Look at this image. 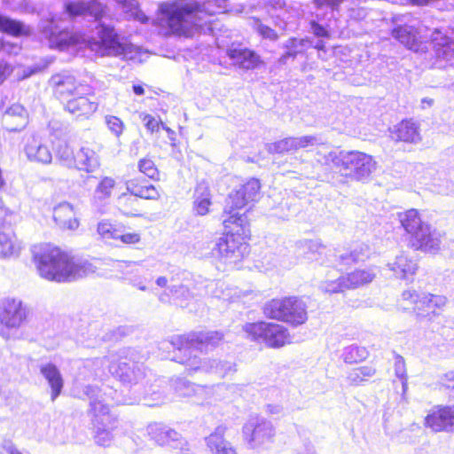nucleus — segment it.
Masks as SVG:
<instances>
[{"mask_svg": "<svg viewBox=\"0 0 454 454\" xmlns=\"http://www.w3.org/2000/svg\"><path fill=\"white\" fill-rule=\"evenodd\" d=\"M65 12L71 18L78 16L91 17L97 22L98 39L84 35L74 34L67 28L61 27L54 18L41 24V30L48 40L51 48L64 50L71 45L87 47L102 56L121 57L124 59H135L137 48L132 43L122 41L112 25L106 24L105 6L98 0L73 1L64 4Z\"/></svg>", "mask_w": 454, "mask_h": 454, "instance_id": "obj_1", "label": "nucleus"}, {"mask_svg": "<svg viewBox=\"0 0 454 454\" xmlns=\"http://www.w3.org/2000/svg\"><path fill=\"white\" fill-rule=\"evenodd\" d=\"M135 350L130 348L120 349L116 355H111L109 372L120 380L124 387L129 388L130 395H121L117 390L106 386L98 387V395L107 398V402L116 404H134L145 402L147 406H155L164 400L161 392L156 390L152 381H157L152 372L147 373L143 364L136 361Z\"/></svg>", "mask_w": 454, "mask_h": 454, "instance_id": "obj_2", "label": "nucleus"}, {"mask_svg": "<svg viewBox=\"0 0 454 454\" xmlns=\"http://www.w3.org/2000/svg\"><path fill=\"white\" fill-rule=\"evenodd\" d=\"M229 0H207L200 4L193 0H174L159 5V21L169 33L191 36L193 30L207 23L205 18L225 12Z\"/></svg>", "mask_w": 454, "mask_h": 454, "instance_id": "obj_3", "label": "nucleus"}, {"mask_svg": "<svg viewBox=\"0 0 454 454\" xmlns=\"http://www.w3.org/2000/svg\"><path fill=\"white\" fill-rule=\"evenodd\" d=\"M32 252L39 275L47 280L68 282L94 272L91 263L75 262L59 247L50 244L35 246Z\"/></svg>", "mask_w": 454, "mask_h": 454, "instance_id": "obj_4", "label": "nucleus"}, {"mask_svg": "<svg viewBox=\"0 0 454 454\" xmlns=\"http://www.w3.org/2000/svg\"><path fill=\"white\" fill-rule=\"evenodd\" d=\"M317 161L354 180L367 179L376 168L372 157L358 151L317 153Z\"/></svg>", "mask_w": 454, "mask_h": 454, "instance_id": "obj_5", "label": "nucleus"}, {"mask_svg": "<svg viewBox=\"0 0 454 454\" xmlns=\"http://www.w3.org/2000/svg\"><path fill=\"white\" fill-rule=\"evenodd\" d=\"M402 227L409 237V244L415 250L435 252L440 249L441 233L423 222L418 210L410 209L398 214Z\"/></svg>", "mask_w": 454, "mask_h": 454, "instance_id": "obj_6", "label": "nucleus"}, {"mask_svg": "<svg viewBox=\"0 0 454 454\" xmlns=\"http://www.w3.org/2000/svg\"><path fill=\"white\" fill-rule=\"evenodd\" d=\"M402 227L409 237V244L415 250L435 252L440 249L441 233L423 222L418 210L410 209L398 214Z\"/></svg>", "mask_w": 454, "mask_h": 454, "instance_id": "obj_7", "label": "nucleus"}, {"mask_svg": "<svg viewBox=\"0 0 454 454\" xmlns=\"http://www.w3.org/2000/svg\"><path fill=\"white\" fill-rule=\"evenodd\" d=\"M209 252L206 256L212 258L218 268H233L248 253V245L239 230L228 231L208 244Z\"/></svg>", "mask_w": 454, "mask_h": 454, "instance_id": "obj_8", "label": "nucleus"}, {"mask_svg": "<svg viewBox=\"0 0 454 454\" xmlns=\"http://www.w3.org/2000/svg\"><path fill=\"white\" fill-rule=\"evenodd\" d=\"M302 246L308 251L307 259L318 261L320 263H331L334 266L350 265L352 263L364 262L371 255V248L364 243L356 244L349 253L337 254L327 249L316 240H305Z\"/></svg>", "mask_w": 454, "mask_h": 454, "instance_id": "obj_9", "label": "nucleus"}, {"mask_svg": "<svg viewBox=\"0 0 454 454\" xmlns=\"http://www.w3.org/2000/svg\"><path fill=\"white\" fill-rule=\"evenodd\" d=\"M100 392L101 390L96 385H86L82 387V396L80 397H87L90 400V413L94 418L95 442L98 445L106 447L110 445L113 439L110 431L112 427L108 426L111 421L109 414L111 403L107 402V398H104L103 395L99 398Z\"/></svg>", "mask_w": 454, "mask_h": 454, "instance_id": "obj_10", "label": "nucleus"}, {"mask_svg": "<svg viewBox=\"0 0 454 454\" xmlns=\"http://www.w3.org/2000/svg\"><path fill=\"white\" fill-rule=\"evenodd\" d=\"M260 189L259 180L251 178L246 184L230 192L225 200L223 209V213L228 215V217L223 220L225 228H230L231 224H235L243 231L247 217L245 213L241 214L239 210L242 209L250 201L256 200Z\"/></svg>", "mask_w": 454, "mask_h": 454, "instance_id": "obj_11", "label": "nucleus"}, {"mask_svg": "<svg viewBox=\"0 0 454 454\" xmlns=\"http://www.w3.org/2000/svg\"><path fill=\"white\" fill-rule=\"evenodd\" d=\"M223 338V334L218 331L193 332L185 335L173 337L171 340L162 341L160 348L177 349L182 356L178 358L197 355L209 346L215 347ZM177 358V356H176Z\"/></svg>", "mask_w": 454, "mask_h": 454, "instance_id": "obj_12", "label": "nucleus"}, {"mask_svg": "<svg viewBox=\"0 0 454 454\" xmlns=\"http://www.w3.org/2000/svg\"><path fill=\"white\" fill-rule=\"evenodd\" d=\"M243 329L251 340L264 343L269 348H278L290 343L288 330L276 323L264 321L248 323Z\"/></svg>", "mask_w": 454, "mask_h": 454, "instance_id": "obj_13", "label": "nucleus"}, {"mask_svg": "<svg viewBox=\"0 0 454 454\" xmlns=\"http://www.w3.org/2000/svg\"><path fill=\"white\" fill-rule=\"evenodd\" d=\"M172 359L184 364L190 376L197 372H204L223 379L236 372L235 364L227 360L201 358L198 355H190L185 358L174 356Z\"/></svg>", "mask_w": 454, "mask_h": 454, "instance_id": "obj_14", "label": "nucleus"}, {"mask_svg": "<svg viewBox=\"0 0 454 454\" xmlns=\"http://www.w3.org/2000/svg\"><path fill=\"white\" fill-rule=\"evenodd\" d=\"M243 434L252 449L270 443L275 436L272 423L262 417H251L243 426Z\"/></svg>", "mask_w": 454, "mask_h": 454, "instance_id": "obj_15", "label": "nucleus"}, {"mask_svg": "<svg viewBox=\"0 0 454 454\" xmlns=\"http://www.w3.org/2000/svg\"><path fill=\"white\" fill-rule=\"evenodd\" d=\"M146 431L150 438L158 445L179 450L182 454H191L189 443L178 432L168 426L155 422L148 425Z\"/></svg>", "mask_w": 454, "mask_h": 454, "instance_id": "obj_16", "label": "nucleus"}, {"mask_svg": "<svg viewBox=\"0 0 454 454\" xmlns=\"http://www.w3.org/2000/svg\"><path fill=\"white\" fill-rule=\"evenodd\" d=\"M49 85L54 96L61 101H67L73 95L89 94L90 91L89 86L77 84L74 76L67 72L53 74Z\"/></svg>", "mask_w": 454, "mask_h": 454, "instance_id": "obj_17", "label": "nucleus"}, {"mask_svg": "<svg viewBox=\"0 0 454 454\" xmlns=\"http://www.w3.org/2000/svg\"><path fill=\"white\" fill-rule=\"evenodd\" d=\"M320 137L317 136H303L300 137H286L279 141L267 145L270 153H285L322 144Z\"/></svg>", "mask_w": 454, "mask_h": 454, "instance_id": "obj_18", "label": "nucleus"}, {"mask_svg": "<svg viewBox=\"0 0 454 454\" xmlns=\"http://www.w3.org/2000/svg\"><path fill=\"white\" fill-rule=\"evenodd\" d=\"M27 319V309L19 300H7L0 314V322L8 328H18Z\"/></svg>", "mask_w": 454, "mask_h": 454, "instance_id": "obj_19", "label": "nucleus"}, {"mask_svg": "<svg viewBox=\"0 0 454 454\" xmlns=\"http://www.w3.org/2000/svg\"><path fill=\"white\" fill-rule=\"evenodd\" d=\"M425 424L434 432H454V406L433 411L426 417Z\"/></svg>", "mask_w": 454, "mask_h": 454, "instance_id": "obj_20", "label": "nucleus"}, {"mask_svg": "<svg viewBox=\"0 0 454 454\" xmlns=\"http://www.w3.org/2000/svg\"><path fill=\"white\" fill-rule=\"evenodd\" d=\"M110 360L111 356L109 357H96L76 362L74 364V366L78 370L76 380H88L100 376L104 371L105 365L110 363Z\"/></svg>", "mask_w": 454, "mask_h": 454, "instance_id": "obj_21", "label": "nucleus"}, {"mask_svg": "<svg viewBox=\"0 0 454 454\" xmlns=\"http://www.w3.org/2000/svg\"><path fill=\"white\" fill-rule=\"evenodd\" d=\"M387 267L397 278L409 280L415 275L418 263L415 259L402 252L393 262H389Z\"/></svg>", "mask_w": 454, "mask_h": 454, "instance_id": "obj_22", "label": "nucleus"}, {"mask_svg": "<svg viewBox=\"0 0 454 454\" xmlns=\"http://www.w3.org/2000/svg\"><path fill=\"white\" fill-rule=\"evenodd\" d=\"M24 152L27 158L33 162L50 164L52 160V154L48 145L35 137L27 141Z\"/></svg>", "mask_w": 454, "mask_h": 454, "instance_id": "obj_23", "label": "nucleus"}, {"mask_svg": "<svg viewBox=\"0 0 454 454\" xmlns=\"http://www.w3.org/2000/svg\"><path fill=\"white\" fill-rule=\"evenodd\" d=\"M53 218L62 229L74 231L79 227L76 211L69 202L63 201L54 207Z\"/></svg>", "mask_w": 454, "mask_h": 454, "instance_id": "obj_24", "label": "nucleus"}, {"mask_svg": "<svg viewBox=\"0 0 454 454\" xmlns=\"http://www.w3.org/2000/svg\"><path fill=\"white\" fill-rule=\"evenodd\" d=\"M3 124L11 132L20 131L27 124L26 109L20 104L12 105L4 112Z\"/></svg>", "mask_w": 454, "mask_h": 454, "instance_id": "obj_25", "label": "nucleus"}, {"mask_svg": "<svg viewBox=\"0 0 454 454\" xmlns=\"http://www.w3.org/2000/svg\"><path fill=\"white\" fill-rule=\"evenodd\" d=\"M91 94L73 95L67 100L66 110L76 116H89L98 109V104L88 96Z\"/></svg>", "mask_w": 454, "mask_h": 454, "instance_id": "obj_26", "label": "nucleus"}, {"mask_svg": "<svg viewBox=\"0 0 454 454\" xmlns=\"http://www.w3.org/2000/svg\"><path fill=\"white\" fill-rule=\"evenodd\" d=\"M228 56L235 66L245 70L254 69L261 63L260 56L247 48H231Z\"/></svg>", "mask_w": 454, "mask_h": 454, "instance_id": "obj_27", "label": "nucleus"}, {"mask_svg": "<svg viewBox=\"0 0 454 454\" xmlns=\"http://www.w3.org/2000/svg\"><path fill=\"white\" fill-rule=\"evenodd\" d=\"M39 370L51 387V400L55 401V399L60 395L64 387V380L59 369L53 363L48 362L41 364Z\"/></svg>", "mask_w": 454, "mask_h": 454, "instance_id": "obj_28", "label": "nucleus"}, {"mask_svg": "<svg viewBox=\"0 0 454 454\" xmlns=\"http://www.w3.org/2000/svg\"><path fill=\"white\" fill-rule=\"evenodd\" d=\"M226 428L217 427L215 430L206 437V443L211 454H238L232 444L224 439Z\"/></svg>", "mask_w": 454, "mask_h": 454, "instance_id": "obj_29", "label": "nucleus"}, {"mask_svg": "<svg viewBox=\"0 0 454 454\" xmlns=\"http://www.w3.org/2000/svg\"><path fill=\"white\" fill-rule=\"evenodd\" d=\"M0 248L4 257L17 256L21 250V244L16 239L11 224L0 223Z\"/></svg>", "mask_w": 454, "mask_h": 454, "instance_id": "obj_30", "label": "nucleus"}, {"mask_svg": "<svg viewBox=\"0 0 454 454\" xmlns=\"http://www.w3.org/2000/svg\"><path fill=\"white\" fill-rule=\"evenodd\" d=\"M100 166L99 156L91 148L82 146L74 153V161L73 167L87 173L94 172Z\"/></svg>", "mask_w": 454, "mask_h": 454, "instance_id": "obj_31", "label": "nucleus"}, {"mask_svg": "<svg viewBox=\"0 0 454 454\" xmlns=\"http://www.w3.org/2000/svg\"><path fill=\"white\" fill-rule=\"evenodd\" d=\"M288 301L292 306H288V309L286 310V316L284 317L283 322L294 326L304 324L308 319L305 302L295 296H289Z\"/></svg>", "mask_w": 454, "mask_h": 454, "instance_id": "obj_32", "label": "nucleus"}, {"mask_svg": "<svg viewBox=\"0 0 454 454\" xmlns=\"http://www.w3.org/2000/svg\"><path fill=\"white\" fill-rule=\"evenodd\" d=\"M392 35L412 51L418 52L421 49L417 30L413 26H398L393 29Z\"/></svg>", "mask_w": 454, "mask_h": 454, "instance_id": "obj_33", "label": "nucleus"}, {"mask_svg": "<svg viewBox=\"0 0 454 454\" xmlns=\"http://www.w3.org/2000/svg\"><path fill=\"white\" fill-rule=\"evenodd\" d=\"M431 41L438 58L449 60L454 56V42L439 29H434Z\"/></svg>", "mask_w": 454, "mask_h": 454, "instance_id": "obj_34", "label": "nucleus"}, {"mask_svg": "<svg viewBox=\"0 0 454 454\" xmlns=\"http://www.w3.org/2000/svg\"><path fill=\"white\" fill-rule=\"evenodd\" d=\"M170 383L180 396H203L208 390L207 386L197 385L180 377L172 378Z\"/></svg>", "mask_w": 454, "mask_h": 454, "instance_id": "obj_35", "label": "nucleus"}, {"mask_svg": "<svg viewBox=\"0 0 454 454\" xmlns=\"http://www.w3.org/2000/svg\"><path fill=\"white\" fill-rule=\"evenodd\" d=\"M310 41L309 38L291 37L285 43L286 51L278 60L279 65H286L289 59L294 60L299 54H302Z\"/></svg>", "mask_w": 454, "mask_h": 454, "instance_id": "obj_36", "label": "nucleus"}, {"mask_svg": "<svg viewBox=\"0 0 454 454\" xmlns=\"http://www.w3.org/2000/svg\"><path fill=\"white\" fill-rule=\"evenodd\" d=\"M193 210L199 215H206L211 206V193L208 185L201 182L194 191Z\"/></svg>", "mask_w": 454, "mask_h": 454, "instance_id": "obj_37", "label": "nucleus"}, {"mask_svg": "<svg viewBox=\"0 0 454 454\" xmlns=\"http://www.w3.org/2000/svg\"><path fill=\"white\" fill-rule=\"evenodd\" d=\"M393 138L407 143H417L420 140L419 127L411 121H403L393 131Z\"/></svg>", "mask_w": 454, "mask_h": 454, "instance_id": "obj_38", "label": "nucleus"}, {"mask_svg": "<svg viewBox=\"0 0 454 454\" xmlns=\"http://www.w3.org/2000/svg\"><path fill=\"white\" fill-rule=\"evenodd\" d=\"M288 306H292L288 297L272 299L263 305V313L269 318L283 321Z\"/></svg>", "mask_w": 454, "mask_h": 454, "instance_id": "obj_39", "label": "nucleus"}, {"mask_svg": "<svg viewBox=\"0 0 454 454\" xmlns=\"http://www.w3.org/2000/svg\"><path fill=\"white\" fill-rule=\"evenodd\" d=\"M376 273L372 269L356 270L346 275L348 289H356L370 284L375 278Z\"/></svg>", "mask_w": 454, "mask_h": 454, "instance_id": "obj_40", "label": "nucleus"}, {"mask_svg": "<svg viewBox=\"0 0 454 454\" xmlns=\"http://www.w3.org/2000/svg\"><path fill=\"white\" fill-rule=\"evenodd\" d=\"M127 190L134 196L145 200H157L159 192L153 184H138L135 180L127 183Z\"/></svg>", "mask_w": 454, "mask_h": 454, "instance_id": "obj_41", "label": "nucleus"}, {"mask_svg": "<svg viewBox=\"0 0 454 454\" xmlns=\"http://www.w3.org/2000/svg\"><path fill=\"white\" fill-rule=\"evenodd\" d=\"M0 31L19 36L28 33V27L19 20L0 14Z\"/></svg>", "mask_w": 454, "mask_h": 454, "instance_id": "obj_42", "label": "nucleus"}, {"mask_svg": "<svg viewBox=\"0 0 454 454\" xmlns=\"http://www.w3.org/2000/svg\"><path fill=\"white\" fill-rule=\"evenodd\" d=\"M423 294H418L416 291L406 290L402 294V301L405 304H401L403 309H412L417 312L419 316L423 315V305L421 298Z\"/></svg>", "mask_w": 454, "mask_h": 454, "instance_id": "obj_43", "label": "nucleus"}, {"mask_svg": "<svg viewBox=\"0 0 454 454\" xmlns=\"http://www.w3.org/2000/svg\"><path fill=\"white\" fill-rule=\"evenodd\" d=\"M168 288L173 300L181 307L187 306L194 296L193 292L184 284L171 285Z\"/></svg>", "mask_w": 454, "mask_h": 454, "instance_id": "obj_44", "label": "nucleus"}, {"mask_svg": "<svg viewBox=\"0 0 454 454\" xmlns=\"http://www.w3.org/2000/svg\"><path fill=\"white\" fill-rule=\"evenodd\" d=\"M376 373L375 368L369 365L360 366L351 370L348 375V380L351 385L358 386L367 381Z\"/></svg>", "mask_w": 454, "mask_h": 454, "instance_id": "obj_45", "label": "nucleus"}, {"mask_svg": "<svg viewBox=\"0 0 454 454\" xmlns=\"http://www.w3.org/2000/svg\"><path fill=\"white\" fill-rule=\"evenodd\" d=\"M115 180L110 176L101 178L94 192V198L99 201L108 200L115 186Z\"/></svg>", "mask_w": 454, "mask_h": 454, "instance_id": "obj_46", "label": "nucleus"}, {"mask_svg": "<svg viewBox=\"0 0 454 454\" xmlns=\"http://www.w3.org/2000/svg\"><path fill=\"white\" fill-rule=\"evenodd\" d=\"M447 299L442 295H434L431 294H423L421 298L423 305V315H428L430 312H434V309L442 308L446 304Z\"/></svg>", "mask_w": 454, "mask_h": 454, "instance_id": "obj_47", "label": "nucleus"}, {"mask_svg": "<svg viewBox=\"0 0 454 454\" xmlns=\"http://www.w3.org/2000/svg\"><path fill=\"white\" fill-rule=\"evenodd\" d=\"M368 356V351L364 347L350 345L346 347L342 353L345 363L354 364L364 360Z\"/></svg>", "mask_w": 454, "mask_h": 454, "instance_id": "obj_48", "label": "nucleus"}, {"mask_svg": "<svg viewBox=\"0 0 454 454\" xmlns=\"http://www.w3.org/2000/svg\"><path fill=\"white\" fill-rule=\"evenodd\" d=\"M319 289L326 294L340 293L348 289L345 277L325 278L320 283Z\"/></svg>", "mask_w": 454, "mask_h": 454, "instance_id": "obj_49", "label": "nucleus"}, {"mask_svg": "<svg viewBox=\"0 0 454 454\" xmlns=\"http://www.w3.org/2000/svg\"><path fill=\"white\" fill-rule=\"evenodd\" d=\"M394 369L395 376L401 380L403 393L404 394L408 387V381L405 361L402 356L395 354Z\"/></svg>", "mask_w": 454, "mask_h": 454, "instance_id": "obj_50", "label": "nucleus"}, {"mask_svg": "<svg viewBox=\"0 0 454 454\" xmlns=\"http://www.w3.org/2000/svg\"><path fill=\"white\" fill-rule=\"evenodd\" d=\"M57 158L67 167L72 168L74 161V153L66 142L59 144L56 150Z\"/></svg>", "mask_w": 454, "mask_h": 454, "instance_id": "obj_51", "label": "nucleus"}, {"mask_svg": "<svg viewBox=\"0 0 454 454\" xmlns=\"http://www.w3.org/2000/svg\"><path fill=\"white\" fill-rule=\"evenodd\" d=\"M137 168L141 173L151 179H158L159 171L151 159H141L138 161Z\"/></svg>", "mask_w": 454, "mask_h": 454, "instance_id": "obj_52", "label": "nucleus"}, {"mask_svg": "<svg viewBox=\"0 0 454 454\" xmlns=\"http://www.w3.org/2000/svg\"><path fill=\"white\" fill-rule=\"evenodd\" d=\"M105 122L108 129L117 137H119L124 130L123 121L117 116L106 115L105 117Z\"/></svg>", "mask_w": 454, "mask_h": 454, "instance_id": "obj_53", "label": "nucleus"}, {"mask_svg": "<svg viewBox=\"0 0 454 454\" xmlns=\"http://www.w3.org/2000/svg\"><path fill=\"white\" fill-rule=\"evenodd\" d=\"M119 231L108 222H101L98 225V232L104 239L118 240Z\"/></svg>", "mask_w": 454, "mask_h": 454, "instance_id": "obj_54", "label": "nucleus"}, {"mask_svg": "<svg viewBox=\"0 0 454 454\" xmlns=\"http://www.w3.org/2000/svg\"><path fill=\"white\" fill-rule=\"evenodd\" d=\"M254 27L257 33L263 38L275 42L278 39V33L271 27L262 24L259 20L254 22Z\"/></svg>", "mask_w": 454, "mask_h": 454, "instance_id": "obj_55", "label": "nucleus"}, {"mask_svg": "<svg viewBox=\"0 0 454 454\" xmlns=\"http://www.w3.org/2000/svg\"><path fill=\"white\" fill-rule=\"evenodd\" d=\"M115 332L114 333H105L103 335H94V339L93 340H90V339H88V340H79L78 341L83 345L84 347H87V348H94L96 347L98 343H100L101 341H108V340H117V337L115 336Z\"/></svg>", "mask_w": 454, "mask_h": 454, "instance_id": "obj_56", "label": "nucleus"}, {"mask_svg": "<svg viewBox=\"0 0 454 454\" xmlns=\"http://www.w3.org/2000/svg\"><path fill=\"white\" fill-rule=\"evenodd\" d=\"M310 32L317 38H329V30L316 20L309 22Z\"/></svg>", "mask_w": 454, "mask_h": 454, "instance_id": "obj_57", "label": "nucleus"}, {"mask_svg": "<svg viewBox=\"0 0 454 454\" xmlns=\"http://www.w3.org/2000/svg\"><path fill=\"white\" fill-rule=\"evenodd\" d=\"M142 120L146 129L150 133L158 131L160 129V125H161L162 123L151 114H143Z\"/></svg>", "mask_w": 454, "mask_h": 454, "instance_id": "obj_58", "label": "nucleus"}, {"mask_svg": "<svg viewBox=\"0 0 454 454\" xmlns=\"http://www.w3.org/2000/svg\"><path fill=\"white\" fill-rule=\"evenodd\" d=\"M345 0H314V4L317 9L323 8V7H328L333 12V11H338L340 5Z\"/></svg>", "mask_w": 454, "mask_h": 454, "instance_id": "obj_59", "label": "nucleus"}, {"mask_svg": "<svg viewBox=\"0 0 454 454\" xmlns=\"http://www.w3.org/2000/svg\"><path fill=\"white\" fill-rule=\"evenodd\" d=\"M118 240H121L124 244L133 245L140 241V235L136 232L122 233L119 231Z\"/></svg>", "mask_w": 454, "mask_h": 454, "instance_id": "obj_60", "label": "nucleus"}, {"mask_svg": "<svg viewBox=\"0 0 454 454\" xmlns=\"http://www.w3.org/2000/svg\"><path fill=\"white\" fill-rule=\"evenodd\" d=\"M440 384L444 388L450 389L454 393V371L443 374L440 379Z\"/></svg>", "mask_w": 454, "mask_h": 454, "instance_id": "obj_61", "label": "nucleus"}, {"mask_svg": "<svg viewBox=\"0 0 454 454\" xmlns=\"http://www.w3.org/2000/svg\"><path fill=\"white\" fill-rule=\"evenodd\" d=\"M12 73V67L5 60H0V84Z\"/></svg>", "mask_w": 454, "mask_h": 454, "instance_id": "obj_62", "label": "nucleus"}, {"mask_svg": "<svg viewBox=\"0 0 454 454\" xmlns=\"http://www.w3.org/2000/svg\"><path fill=\"white\" fill-rule=\"evenodd\" d=\"M137 264L135 262H121L118 263V267L120 270L123 272V274H130L136 271Z\"/></svg>", "mask_w": 454, "mask_h": 454, "instance_id": "obj_63", "label": "nucleus"}, {"mask_svg": "<svg viewBox=\"0 0 454 454\" xmlns=\"http://www.w3.org/2000/svg\"><path fill=\"white\" fill-rule=\"evenodd\" d=\"M129 283L141 291H147L148 287L145 285V279L138 278H127Z\"/></svg>", "mask_w": 454, "mask_h": 454, "instance_id": "obj_64", "label": "nucleus"}]
</instances>
